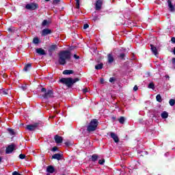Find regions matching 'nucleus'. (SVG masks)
Returning a JSON list of instances; mask_svg holds the SVG:
<instances>
[{"instance_id":"f257e3e1","label":"nucleus","mask_w":175,"mask_h":175,"mask_svg":"<svg viewBox=\"0 0 175 175\" xmlns=\"http://www.w3.org/2000/svg\"><path fill=\"white\" fill-rule=\"evenodd\" d=\"M58 62L59 65H66V61H70L72 58V53L69 50L61 51L58 53Z\"/></svg>"},{"instance_id":"f03ea898","label":"nucleus","mask_w":175,"mask_h":175,"mask_svg":"<svg viewBox=\"0 0 175 175\" xmlns=\"http://www.w3.org/2000/svg\"><path fill=\"white\" fill-rule=\"evenodd\" d=\"M59 81L62 84L66 85L68 88H71L73 84H75V83H77V81H80V79L79 78L73 79L72 77L62 78L61 79H59Z\"/></svg>"},{"instance_id":"7ed1b4c3","label":"nucleus","mask_w":175,"mask_h":175,"mask_svg":"<svg viewBox=\"0 0 175 175\" xmlns=\"http://www.w3.org/2000/svg\"><path fill=\"white\" fill-rule=\"evenodd\" d=\"M98 124L99 122H98L97 119H92L87 127L88 132H94V131H96Z\"/></svg>"},{"instance_id":"20e7f679","label":"nucleus","mask_w":175,"mask_h":175,"mask_svg":"<svg viewBox=\"0 0 175 175\" xmlns=\"http://www.w3.org/2000/svg\"><path fill=\"white\" fill-rule=\"evenodd\" d=\"M41 92H44V94H42V98L44 99H50V98H54V92L53 90H48L45 88H42L41 89Z\"/></svg>"},{"instance_id":"39448f33","label":"nucleus","mask_w":175,"mask_h":175,"mask_svg":"<svg viewBox=\"0 0 175 175\" xmlns=\"http://www.w3.org/2000/svg\"><path fill=\"white\" fill-rule=\"evenodd\" d=\"M14 150H16V145L14 144H11L6 148L5 154H12Z\"/></svg>"},{"instance_id":"423d86ee","label":"nucleus","mask_w":175,"mask_h":175,"mask_svg":"<svg viewBox=\"0 0 175 175\" xmlns=\"http://www.w3.org/2000/svg\"><path fill=\"white\" fill-rule=\"evenodd\" d=\"M39 8V5L37 3L27 4L25 8L27 10H36Z\"/></svg>"},{"instance_id":"0eeeda50","label":"nucleus","mask_w":175,"mask_h":175,"mask_svg":"<svg viewBox=\"0 0 175 175\" xmlns=\"http://www.w3.org/2000/svg\"><path fill=\"white\" fill-rule=\"evenodd\" d=\"M38 126H39V123L36 122V123H34L33 124L27 125L26 129H27V131H29L30 132H32L33 131H35V129H36Z\"/></svg>"},{"instance_id":"6e6552de","label":"nucleus","mask_w":175,"mask_h":175,"mask_svg":"<svg viewBox=\"0 0 175 175\" xmlns=\"http://www.w3.org/2000/svg\"><path fill=\"white\" fill-rule=\"evenodd\" d=\"M57 49H58V46L55 44H52L49 47L48 52L49 57L53 56V53H54Z\"/></svg>"},{"instance_id":"1a4fd4ad","label":"nucleus","mask_w":175,"mask_h":175,"mask_svg":"<svg viewBox=\"0 0 175 175\" xmlns=\"http://www.w3.org/2000/svg\"><path fill=\"white\" fill-rule=\"evenodd\" d=\"M51 33H53V31L49 28H46L42 29L41 36H47V35H51Z\"/></svg>"},{"instance_id":"9d476101","label":"nucleus","mask_w":175,"mask_h":175,"mask_svg":"<svg viewBox=\"0 0 175 175\" xmlns=\"http://www.w3.org/2000/svg\"><path fill=\"white\" fill-rule=\"evenodd\" d=\"M102 5H103V0H97L95 4L96 10H100Z\"/></svg>"},{"instance_id":"9b49d317","label":"nucleus","mask_w":175,"mask_h":175,"mask_svg":"<svg viewBox=\"0 0 175 175\" xmlns=\"http://www.w3.org/2000/svg\"><path fill=\"white\" fill-rule=\"evenodd\" d=\"M54 140L57 144H61L64 142V138L58 135H55L54 137Z\"/></svg>"},{"instance_id":"f8f14e48","label":"nucleus","mask_w":175,"mask_h":175,"mask_svg":"<svg viewBox=\"0 0 175 175\" xmlns=\"http://www.w3.org/2000/svg\"><path fill=\"white\" fill-rule=\"evenodd\" d=\"M36 53L39 55H46V51L42 48H38L36 49Z\"/></svg>"},{"instance_id":"ddd939ff","label":"nucleus","mask_w":175,"mask_h":175,"mask_svg":"<svg viewBox=\"0 0 175 175\" xmlns=\"http://www.w3.org/2000/svg\"><path fill=\"white\" fill-rule=\"evenodd\" d=\"M168 8L170 9V12H174L175 10V5H173L171 0H167Z\"/></svg>"},{"instance_id":"4468645a","label":"nucleus","mask_w":175,"mask_h":175,"mask_svg":"<svg viewBox=\"0 0 175 175\" xmlns=\"http://www.w3.org/2000/svg\"><path fill=\"white\" fill-rule=\"evenodd\" d=\"M110 136H111V139H113V141L115 142V143H118V142H120V139L118 138V136L116 135V133L111 132V133H110Z\"/></svg>"},{"instance_id":"2eb2a0df","label":"nucleus","mask_w":175,"mask_h":175,"mask_svg":"<svg viewBox=\"0 0 175 175\" xmlns=\"http://www.w3.org/2000/svg\"><path fill=\"white\" fill-rule=\"evenodd\" d=\"M150 50L152 53H153L154 55L156 57L158 55V49H157V47L154 46V44H150Z\"/></svg>"},{"instance_id":"dca6fc26","label":"nucleus","mask_w":175,"mask_h":175,"mask_svg":"<svg viewBox=\"0 0 175 175\" xmlns=\"http://www.w3.org/2000/svg\"><path fill=\"white\" fill-rule=\"evenodd\" d=\"M52 159H57V161H61L62 159V154L56 153L52 156Z\"/></svg>"},{"instance_id":"f3484780","label":"nucleus","mask_w":175,"mask_h":175,"mask_svg":"<svg viewBox=\"0 0 175 175\" xmlns=\"http://www.w3.org/2000/svg\"><path fill=\"white\" fill-rule=\"evenodd\" d=\"M108 58V64H113L114 62V57H113V54L109 53L107 55Z\"/></svg>"},{"instance_id":"a211bd4d","label":"nucleus","mask_w":175,"mask_h":175,"mask_svg":"<svg viewBox=\"0 0 175 175\" xmlns=\"http://www.w3.org/2000/svg\"><path fill=\"white\" fill-rule=\"evenodd\" d=\"M46 172H48V173L53 174L55 172V169L53 165H49L46 167Z\"/></svg>"},{"instance_id":"6ab92c4d","label":"nucleus","mask_w":175,"mask_h":175,"mask_svg":"<svg viewBox=\"0 0 175 175\" xmlns=\"http://www.w3.org/2000/svg\"><path fill=\"white\" fill-rule=\"evenodd\" d=\"M31 68H32V64L28 63L25 66L23 70H25V72H28V70L31 69Z\"/></svg>"},{"instance_id":"aec40b11","label":"nucleus","mask_w":175,"mask_h":175,"mask_svg":"<svg viewBox=\"0 0 175 175\" xmlns=\"http://www.w3.org/2000/svg\"><path fill=\"white\" fill-rule=\"evenodd\" d=\"M75 73V71L72 70H65L63 71V75H73Z\"/></svg>"},{"instance_id":"412c9836","label":"nucleus","mask_w":175,"mask_h":175,"mask_svg":"<svg viewBox=\"0 0 175 175\" xmlns=\"http://www.w3.org/2000/svg\"><path fill=\"white\" fill-rule=\"evenodd\" d=\"M98 158H99V156L98 154H94L93 155H92V161L96 162Z\"/></svg>"},{"instance_id":"4be33fe9","label":"nucleus","mask_w":175,"mask_h":175,"mask_svg":"<svg viewBox=\"0 0 175 175\" xmlns=\"http://www.w3.org/2000/svg\"><path fill=\"white\" fill-rule=\"evenodd\" d=\"M167 117H169V113L166 111H164L161 113V118L166 119Z\"/></svg>"},{"instance_id":"5701e85b","label":"nucleus","mask_w":175,"mask_h":175,"mask_svg":"<svg viewBox=\"0 0 175 175\" xmlns=\"http://www.w3.org/2000/svg\"><path fill=\"white\" fill-rule=\"evenodd\" d=\"M118 121H119L120 124H125V118L124 116H120Z\"/></svg>"},{"instance_id":"b1692460","label":"nucleus","mask_w":175,"mask_h":175,"mask_svg":"<svg viewBox=\"0 0 175 175\" xmlns=\"http://www.w3.org/2000/svg\"><path fill=\"white\" fill-rule=\"evenodd\" d=\"M95 69H96V70L103 69V64L100 63V64H98L96 65L95 66Z\"/></svg>"},{"instance_id":"393cba45","label":"nucleus","mask_w":175,"mask_h":175,"mask_svg":"<svg viewBox=\"0 0 175 175\" xmlns=\"http://www.w3.org/2000/svg\"><path fill=\"white\" fill-rule=\"evenodd\" d=\"M33 43L34 44H39V43H40V40L39 39V38L35 37V38L33 39Z\"/></svg>"},{"instance_id":"a878e982","label":"nucleus","mask_w":175,"mask_h":175,"mask_svg":"<svg viewBox=\"0 0 175 175\" xmlns=\"http://www.w3.org/2000/svg\"><path fill=\"white\" fill-rule=\"evenodd\" d=\"M148 88L150 90H154L155 89V84H154V82H151L149 83Z\"/></svg>"},{"instance_id":"bb28decb","label":"nucleus","mask_w":175,"mask_h":175,"mask_svg":"<svg viewBox=\"0 0 175 175\" xmlns=\"http://www.w3.org/2000/svg\"><path fill=\"white\" fill-rule=\"evenodd\" d=\"M156 100L157 102H159V103H161L162 102V97L161 96V94H157L156 96Z\"/></svg>"},{"instance_id":"cd10ccee","label":"nucleus","mask_w":175,"mask_h":175,"mask_svg":"<svg viewBox=\"0 0 175 175\" xmlns=\"http://www.w3.org/2000/svg\"><path fill=\"white\" fill-rule=\"evenodd\" d=\"M50 23H49V21L47 20H44L42 23V27H47Z\"/></svg>"},{"instance_id":"c85d7f7f","label":"nucleus","mask_w":175,"mask_h":175,"mask_svg":"<svg viewBox=\"0 0 175 175\" xmlns=\"http://www.w3.org/2000/svg\"><path fill=\"white\" fill-rule=\"evenodd\" d=\"M7 131H9L10 135H16V133L14 132V130L12 129H8Z\"/></svg>"},{"instance_id":"c756f323","label":"nucleus","mask_w":175,"mask_h":175,"mask_svg":"<svg viewBox=\"0 0 175 175\" xmlns=\"http://www.w3.org/2000/svg\"><path fill=\"white\" fill-rule=\"evenodd\" d=\"M64 144L66 146V147H72V146H73V144L69 141L66 142Z\"/></svg>"},{"instance_id":"7c9ffc66","label":"nucleus","mask_w":175,"mask_h":175,"mask_svg":"<svg viewBox=\"0 0 175 175\" xmlns=\"http://www.w3.org/2000/svg\"><path fill=\"white\" fill-rule=\"evenodd\" d=\"M170 106H174L175 105V100L173 98H171L169 101Z\"/></svg>"},{"instance_id":"2f4dec72","label":"nucleus","mask_w":175,"mask_h":175,"mask_svg":"<svg viewBox=\"0 0 175 175\" xmlns=\"http://www.w3.org/2000/svg\"><path fill=\"white\" fill-rule=\"evenodd\" d=\"M7 31H8V32H10L11 33H13V32H14V27H8L7 29Z\"/></svg>"},{"instance_id":"473e14b6","label":"nucleus","mask_w":175,"mask_h":175,"mask_svg":"<svg viewBox=\"0 0 175 175\" xmlns=\"http://www.w3.org/2000/svg\"><path fill=\"white\" fill-rule=\"evenodd\" d=\"M76 1V9H80V0H75Z\"/></svg>"},{"instance_id":"72a5a7b5","label":"nucleus","mask_w":175,"mask_h":175,"mask_svg":"<svg viewBox=\"0 0 175 175\" xmlns=\"http://www.w3.org/2000/svg\"><path fill=\"white\" fill-rule=\"evenodd\" d=\"M118 57L120 58V59H125V53H120Z\"/></svg>"},{"instance_id":"f704fd0d","label":"nucleus","mask_w":175,"mask_h":175,"mask_svg":"<svg viewBox=\"0 0 175 175\" xmlns=\"http://www.w3.org/2000/svg\"><path fill=\"white\" fill-rule=\"evenodd\" d=\"M19 88H21V90H22L23 91H26V90H27V85H21V86H19Z\"/></svg>"},{"instance_id":"c9c22d12","label":"nucleus","mask_w":175,"mask_h":175,"mask_svg":"<svg viewBox=\"0 0 175 175\" xmlns=\"http://www.w3.org/2000/svg\"><path fill=\"white\" fill-rule=\"evenodd\" d=\"M105 159L98 160L99 165H103L105 163Z\"/></svg>"},{"instance_id":"e433bc0d","label":"nucleus","mask_w":175,"mask_h":175,"mask_svg":"<svg viewBox=\"0 0 175 175\" xmlns=\"http://www.w3.org/2000/svg\"><path fill=\"white\" fill-rule=\"evenodd\" d=\"M116 82V78L111 77L109 78V83H115Z\"/></svg>"},{"instance_id":"4c0bfd02","label":"nucleus","mask_w":175,"mask_h":175,"mask_svg":"<svg viewBox=\"0 0 175 175\" xmlns=\"http://www.w3.org/2000/svg\"><path fill=\"white\" fill-rule=\"evenodd\" d=\"M51 151H53V152H55V151H58V147H57V146L53 147V148L51 150Z\"/></svg>"},{"instance_id":"58836bf2","label":"nucleus","mask_w":175,"mask_h":175,"mask_svg":"<svg viewBox=\"0 0 175 175\" xmlns=\"http://www.w3.org/2000/svg\"><path fill=\"white\" fill-rule=\"evenodd\" d=\"M19 158L20 159H25V154H19Z\"/></svg>"},{"instance_id":"ea45409f","label":"nucleus","mask_w":175,"mask_h":175,"mask_svg":"<svg viewBox=\"0 0 175 175\" xmlns=\"http://www.w3.org/2000/svg\"><path fill=\"white\" fill-rule=\"evenodd\" d=\"M59 2H61V0H53V5H57L58 3H59Z\"/></svg>"},{"instance_id":"a19ab883","label":"nucleus","mask_w":175,"mask_h":175,"mask_svg":"<svg viewBox=\"0 0 175 175\" xmlns=\"http://www.w3.org/2000/svg\"><path fill=\"white\" fill-rule=\"evenodd\" d=\"M75 59H80V56L77 55V54H74L73 55Z\"/></svg>"},{"instance_id":"79ce46f5","label":"nucleus","mask_w":175,"mask_h":175,"mask_svg":"<svg viewBox=\"0 0 175 175\" xmlns=\"http://www.w3.org/2000/svg\"><path fill=\"white\" fill-rule=\"evenodd\" d=\"M90 25H88V23H85L83 25V29H87V28H89Z\"/></svg>"},{"instance_id":"37998d69","label":"nucleus","mask_w":175,"mask_h":175,"mask_svg":"<svg viewBox=\"0 0 175 175\" xmlns=\"http://www.w3.org/2000/svg\"><path fill=\"white\" fill-rule=\"evenodd\" d=\"M83 94H87V92H88V88H85L84 89H83Z\"/></svg>"},{"instance_id":"c03bdc74","label":"nucleus","mask_w":175,"mask_h":175,"mask_svg":"<svg viewBox=\"0 0 175 175\" xmlns=\"http://www.w3.org/2000/svg\"><path fill=\"white\" fill-rule=\"evenodd\" d=\"M12 175H23V174L18 173V172H17V171H15V172H12Z\"/></svg>"},{"instance_id":"a18cd8bd","label":"nucleus","mask_w":175,"mask_h":175,"mask_svg":"<svg viewBox=\"0 0 175 175\" xmlns=\"http://www.w3.org/2000/svg\"><path fill=\"white\" fill-rule=\"evenodd\" d=\"M98 20H99V18L96 16L93 17V21H98Z\"/></svg>"},{"instance_id":"49530a36","label":"nucleus","mask_w":175,"mask_h":175,"mask_svg":"<svg viewBox=\"0 0 175 175\" xmlns=\"http://www.w3.org/2000/svg\"><path fill=\"white\" fill-rule=\"evenodd\" d=\"M171 42H172V43L173 44H175V38H174V37H172V38H171Z\"/></svg>"},{"instance_id":"de8ad7c7","label":"nucleus","mask_w":175,"mask_h":175,"mask_svg":"<svg viewBox=\"0 0 175 175\" xmlns=\"http://www.w3.org/2000/svg\"><path fill=\"white\" fill-rule=\"evenodd\" d=\"M8 92H9V90H3V95H8Z\"/></svg>"},{"instance_id":"09e8293b","label":"nucleus","mask_w":175,"mask_h":175,"mask_svg":"<svg viewBox=\"0 0 175 175\" xmlns=\"http://www.w3.org/2000/svg\"><path fill=\"white\" fill-rule=\"evenodd\" d=\"M139 90V88H137V85H135L133 88L134 91H137Z\"/></svg>"},{"instance_id":"8fccbe9b","label":"nucleus","mask_w":175,"mask_h":175,"mask_svg":"<svg viewBox=\"0 0 175 175\" xmlns=\"http://www.w3.org/2000/svg\"><path fill=\"white\" fill-rule=\"evenodd\" d=\"M100 83H101V84H103V83H105V79H103V78H101L100 79Z\"/></svg>"},{"instance_id":"3c124183","label":"nucleus","mask_w":175,"mask_h":175,"mask_svg":"<svg viewBox=\"0 0 175 175\" xmlns=\"http://www.w3.org/2000/svg\"><path fill=\"white\" fill-rule=\"evenodd\" d=\"M172 62L173 65H175V57L172 58Z\"/></svg>"},{"instance_id":"603ef678","label":"nucleus","mask_w":175,"mask_h":175,"mask_svg":"<svg viewBox=\"0 0 175 175\" xmlns=\"http://www.w3.org/2000/svg\"><path fill=\"white\" fill-rule=\"evenodd\" d=\"M121 167H122V169H125V168L126 167V166H125V165H121Z\"/></svg>"},{"instance_id":"864d4df0","label":"nucleus","mask_w":175,"mask_h":175,"mask_svg":"<svg viewBox=\"0 0 175 175\" xmlns=\"http://www.w3.org/2000/svg\"><path fill=\"white\" fill-rule=\"evenodd\" d=\"M165 78L168 79L169 80V79H170V77H169V75H165Z\"/></svg>"},{"instance_id":"5fc2aeb1","label":"nucleus","mask_w":175,"mask_h":175,"mask_svg":"<svg viewBox=\"0 0 175 175\" xmlns=\"http://www.w3.org/2000/svg\"><path fill=\"white\" fill-rule=\"evenodd\" d=\"M50 118H55V116H50Z\"/></svg>"},{"instance_id":"6e6d98bb","label":"nucleus","mask_w":175,"mask_h":175,"mask_svg":"<svg viewBox=\"0 0 175 175\" xmlns=\"http://www.w3.org/2000/svg\"><path fill=\"white\" fill-rule=\"evenodd\" d=\"M1 162H2V157H0V163H1Z\"/></svg>"},{"instance_id":"4d7b16f0","label":"nucleus","mask_w":175,"mask_h":175,"mask_svg":"<svg viewBox=\"0 0 175 175\" xmlns=\"http://www.w3.org/2000/svg\"><path fill=\"white\" fill-rule=\"evenodd\" d=\"M173 53H174V55H175V47L174 48Z\"/></svg>"},{"instance_id":"13d9d810","label":"nucleus","mask_w":175,"mask_h":175,"mask_svg":"<svg viewBox=\"0 0 175 175\" xmlns=\"http://www.w3.org/2000/svg\"><path fill=\"white\" fill-rule=\"evenodd\" d=\"M6 77H8V75H4V76H3V78H4V79H6Z\"/></svg>"},{"instance_id":"bf43d9fd","label":"nucleus","mask_w":175,"mask_h":175,"mask_svg":"<svg viewBox=\"0 0 175 175\" xmlns=\"http://www.w3.org/2000/svg\"><path fill=\"white\" fill-rule=\"evenodd\" d=\"M50 0H45L46 2H49Z\"/></svg>"}]
</instances>
